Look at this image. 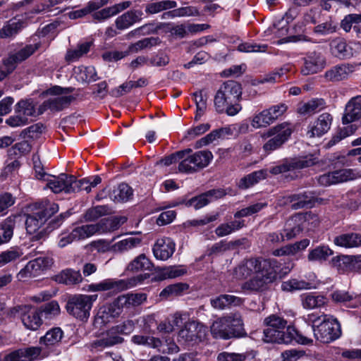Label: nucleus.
Segmentation results:
<instances>
[{
    "instance_id": "864d4df0",
    "label": "nucleus",
    "mask_w": 361,
    "mask_h": 361,
    "mask_svg": "<svg viewBox=\"0 0 361 361\" xmlns=\"http://www.w3.org/2000/svg\"><path fill=\"white\" fill-rule=\"evenodd\" d=\"M160 42L161 40L159 37H147L130 44L128 47V52L136 53L142 49L151 48L154 46L158 45Z\"/></svg>"
},
{
    "instance_id": "9d476101",
    "label": "nucleus",
    "mask_w": 361,
    "mask_h": 361,
    "mask_svg": "<svg viewBox=\"0 0 361 361\" xmlns=\"http://www.w3.org/2000/svg\"><path fill=\"white\" fill-rule=\"evenodd\" d=\"M299 336L298 342L302 344H307L312 342V340L303 336H299L293 326H289L286 331L265 328L263 331L262 340L266 343H284L288 344Z\"/></svg>"
},
{
    "instance_id": "4468645a",
    "label": "nucleus",
    "mask_w": 361,
    "mask_h": 361,
    "mask_svg": "<svg viewBox=\"0 0 361 361\" xmlns=\"http://www.w3.org/2000/svg\"><path fill=\"white\" fill-rule=\"evenodd\" d=\"M330 50L335 57L340 59H350L361 51V43L352 42L347 44L343 38H335L330 43Z\"/></svg>"
},
{
    "instance_id": "680f3d73",
    "label": "nucleus",
    "mask_w": 361,
    "mask_h": 361,
    "mask_svg": "<svg viewBox=\"0 0 361 361\" xmlns=\"http://www.w3.org/2000/svg\"><path fill=\"white\" fill-rule=\"evenodd\" d=\"M309 283L296 279H291L283 281L281 283V289L286 292H293L295 290H303L309 288Z\"/></svg>"
},
{
    "instance_id": "bf43d9fd",
    "label": "nucleus",
    "mask_w": 361,
    "mask_h": 361,
    "mask_svg": "<svg viewBox=\"0 0 361 361\" xmlns=\"http://www.w3.org/2000/svg\"><path fill=\"white\" fill-rule=\"evenodd\" d=\"M289 71V67L285 66L276 71L269 73L263 76L260 80L253 82V85H259L265 82L274 83L279 81V80Z\"/></svg>"
},
{
    "instance_id": "4d7b16f0",
    "label": "nucleus",
    "mask_w": 361,
    "mask_h": 361,
    "mask_svg": "<svg viewBox=\"0 0 361 361\" xmlns=\"http://www.w3.org/2000/svg\"><path fill=\"white\" fill-rule=\"evenodd\" d=\"M101 7H102V6L99 0L90 1L84 8L71 12L69 16L71 19L82 18L88 13L97 11Z\"/></svg>"
},
{
    "instance_id": "c85d7f7f",
    "label": "nucleus",
    "mask_w": 361,
    "mask_h": 361,
    "mask_svg": "<svg viewBox=\"0 0 361 361\" xmlns=\"http://www.w3.org/2000/svg\"><path fill=\"white\" fill-rule=\"evenodd\" d=\"M130 5L131 2L129 1H123L97 11H94L95 12L92 14V17L94 20L102 22L111 16H116L118 13L130 7Z\"/></svg>"
},
{
    "instance_id": "774afa93",
    "label": "nucleus",
    "mask_w": 361,
    "mask_h": 361,
    "mask_svg": "<svg viewBox=\"0 0 361 361\" xmlns=\"http://www.w3.org/2000/svg\"><path fill=\"white\" fill-rule=\"evenodd\" d=\"M361 23V13H351L345 16L341 22V27L346 32L353 30V25Z\"/></svg>"
},
{
    "instance_id": "e2e57ef3",
    "label": "nucleus",
    "mask_w": 361,
    "mask_h": 361,
    "mask_svg": "<svg viewBox=\"0 0 361 361\" xmlns=\"http://www.w3.org/2000/svg\"><path fill=\"white\" fill-rule=\"evenodd\" d=\"M350 256L339 255L333 257L330 262L331 266L340 273L350 271Z\"/></svg>"
},
{
    "instance_id": "5fc2aeb1",
    "label": "nucleus",
    "mask_w": 361,
    "mask_h": 361,
    "mask_svg": "<svg viewBox=\"0 0 361 361\" xmlns=\"http://www.w3.org/2000/svg\"><path fill=\"white\" fill-rule=\"evenodd\" d=\"M337 24L331 18L316 25L313 32L319 36H326L336 32Z\"/></svg>"
},
{
    "instance_id": "473e14b6",
    "label": "nucleus",
    "mask_w": 361,
    "mask_h": 361,
    "mask_svg": "<svg viewBox=\"0 0 361 361\" xmlns=\"http://www.w3.org/2000/svg\"><path fill=\"white\" fill-rule=\"evenodd\" d=\"M244 300L241 298L231 295H221L210 300L211 305L216 310H224L231 305L239 306Z\"/></svg>"
},
{
    "instance_id": "e433bc0d",
    "label": "nucleus",
    "mask_w": 361,
    "mask_h": 361,
    "mask_svg": "<svg viewBox=\"0 0 361 361\" xmlns=\"http://www.w3.org/2000/svg\"><path fill=\"white\" fill-rule=\"evenodd\" d=\"M267 169H262L247 174L240 178L238 183V188L245 190L253 186L259 181L265 179L267 176Z\"/></svg>"
},
{
    "instance_id": "4be33fe9",
    "label": "nucleus",
    "mask_w": 361,
    "mask_h": 361,
    "mask_svg": "<svg viewBox=\"0 0 361 361\" xmlns=\"http://www.w3.org/2000/svg\"><path fill=\"white\" fill-rule=\"evenodd\" d=\"M123 340L116 326H114L102 333L99 338L92 343V346L94 348H104L121 343Z\"/></svg>"
},
{
    "instance_id": "6e6552de",
    "label": "nucleus",
    "mask_w": 361,
    "mask_h": 361,
    "mask_svg": "<svg viewBox=\"0 0 361 361\" xmlns=\"http://www.w3.org/2000/svg\"><path fill=\"white\" fill-rule=\"evenodd\" d=\"M318 218L312 213H298L291 216L284 226L287 240L297 236L304 230L310 231L318 226Z\"/></svg>"
},
{
    "instance_id": "c03bdc74",
    "label": "nucleus",
    "mask_w": 361,
    "mask_h": 361,
    "mask_svg": "<svg viewBox=\"0 0 361 361\" xmlns=\"http://www.w3.org/2000/svg\"><path fill=\"white\" fill-rule=\"evenodd\" d=\"M186 273L187 269L183 265L169 266L161 269L157 272V276L159 280H165L177 278L183 276Z\"/></svg>"
},
{
    "instance_id": "39448f33",
    "label": "nucleus",
    "mask_w": 361,
    "mask_h": 361,
    "mask_svg": "<svg viewBox=\"0 0 361 361\" xmlns=\"http://www.w3.org/2000/svg\"><path fill=\"white\" fill-rule=\"evenodd\" d=\"M73 87L63 88L60 86H54L48 89L45 93L51 97L45 100L39 107V113L43 114L47 110L59 111L67 108L75 99L71 95H67L73 91Z\"/></svg>"
},
{
    "instance_id": "20e7f679",
    "label": "nucleus",
    "mask_w": 361,
    "mask_h": 361,
    "mask_svg": "<svg viewBox=\"0 0 361 361\" xmlns=\"http://www.w3.org/2000/svg\"><path fill=\"white\" fill-rule=\"evenodd\" d=\"M215 338L230 339L244 334L243 322L240 313H231L215 320L210 326Z\"/></svg>"
},
{
    "instance_id": "603ef678",
    "label": "nucleus",
    "mask_w": 361,
    "mask_h": 361,
    "mask_svg": "<svg viewBox=\"0 0 361 361\" xmlns=\"http://www.w3.org/2000/svg\"><path fill=\"white\" fill-rule=\"evenodd\" d=\"M91 45V42H86L79 44L75 49L68 50L65 57L66 61L73 62L77 61L90 51Z\"/></svg>"
},
{
    "instance_id": "f03ea898",
    "label": "nucleus",
    "mask_w": 361,
    "mask_h": 361,
    "mask_svg": "<svg viewBox=\"0 0 361 361\" xmlns=\"http://www.w3.org/2000/svg\"><path fill=\"white\" fill-rule=\"evenodd\" d=\"M58 211V204L44 202L39 204L35 212L27 214L25 228L27 233L32 235V240H39L44 238L47 233L42 226L47 219Z\"/></svg>"
},
{
    "instance_id": "412c9836",
    "label": "nucleus",
    "mask_w": 361,
    "mask_h": 361,
    "mask_svg": "<svg viewBox=\"0 0 361 361\" xmlns=\"http://www.w3.org/2000/svg\"><path fill=\"white\" fill-rule=\"evenodd\" d=\"M315 197V192L306 191L286 197L284 198V203H291V208L293 209L312 207L314 204Z\"/></svg>"
},
{
    "instance_id": "7c9ffc66",
    "label": "nucleus",
    "mask_w": 361,
    "mask_h": 361,
    "mask_svg": "<svg viewBox=\"0 0 361 361\" xmlns=\"http://www.w3.org/2000/svg\"><path fill=\"white\" fill-rule=\"evenodd\" d=\"M39 47V42L26 45L16 53L9 56V57L4 61L5 66L8 65L13 66L14 64L23 61L33 54Z\"/></svg>"
},
{
    "instance_id": "9b49d317",
    "label": "nucleus",
    "mask_w": 361,
    "mask_h": 361,
    "mask_svg": "<svg viewBox=\"0 0 361 361\" xmlns=\"http://www.w3.org/2000/svg\"><path fill=\"white\" fill-rule=\"evenodd\" d=\"M312 330L314 338L324 343H330L338 338L341 334V326L335 319L327 318V315L323 316L322 322L317 325H313Z\"/></svg>"
},
{
    "instance_id": "a878e982",
    "label": "nucleus",
    "mask_w": 361,
    "mask_h": 361,
    "mask_svg": "<svg viewBox=\"0 0 361 361\" xmlns=\"http://www.w3.org/2000/svg\"><path fill=\"white\" fill-rule=\"evenodd\" d=\"M360 118H361V95L352 98L347 103L342 122L343 124H347Z\"/></svg>"
},
{
    "instance_id": "3c124183",
    "label": "nucleus",
    "mask_w": 361,
    "mask_h": 361,
    "mask_svg": "<svg viewBox=\"0 0 361 361\" xmlns=\"http://www.w3.org/2000/svg\"><path fill=\"white\" fill-rule=\"evenodd\" d=\"M333 255V251L327 245H321L311 250L307 255L309 261H326Z\"/></svg>"
},
{
    "instance_id": "8fccbe9b",
    "label": "nucleus",
    "mask_w": 361,
    "mask_h": 361,
    "mask_svg": "<svg viewBox=\"0 0 361 361\" xmlns=\"http://www.w3.org/2000/svg\"><path fill=\"white\" fill-rule=\"evenodd\" d=\"M133 196V189L126 183H121L115 188L111 194L114 202H126Z\"/></svg>"
},
{
    "instance_id": "a19ab883",
    "label": "nucleus",
    "mask_w": 361,
    "mask_h": 361,
    "mask_svg": "<svg viewBox=\"0 0 361 361\" xmlns=\"http://www.w3.org/2000/svg\"><path fill=\"white\" fill-rule=\"evenodd\" d=\"M141 239L135 237H129L121 240L111 245V251L116 253H123L138 247Z\"/></svg>"
},
{
    "instance_id": "423d86ee",
    "label": "nucleus",
    "mask_w": 361,
    "mask_h": 361,
    "mask_svg": "<svg viewBox=\"0 0 361 361\" xmlns=\"http://www.w3.org/2000/svg\"><path fill=\"white\" fill-rule=\"evenodd\" d=\"M104 231L101 224L77 226L71 231H62L58 235L57 245L63 248L74 241L85 240L95 233H103Z\"/></svg>"
},
{
    "instance_id": "79ce46f5",
    "label": "nucleus",
    "mask_w": 361,
    "mask_h": 361,
    "mask_svg": "<svg viewBox=\"0 0 361 361\" xmlns=\"http://www.w3.org/2000/svg\"><path fill=\"white\" fill-rule=\"evenodd\" d=\"M301 298L303 307L309 310L322 307L327 302V299L322 295L305 293Z\"/></svg>"
},
{
    "instance_id": "f8f14e48",
    "label": "nucleus",
    "mask_w": 361,
    "mask_h": 361,
    "mask_svg": "<svg viewBox=\"0 0 361 361\" xmlns=\"http://www.w3.org/2000/svg\"><path fill=\"white\" fill-rule=\"evenodd\" d=\"M207 329L196 321L187 322L178 333L179 341L188 345H195L202 342L207 337Z\"/></svg>"
},
{
    "instance_id": "13d9d810",
    "label": "nucleus",
    "mask_w": 361,
    "mask_h": 361,
    "mask_svg": "<svg viewBox=\"0 0 361 361\" xmlns=\"http://www.w3.org/2000/svg\"><path fill=\"white\" fill-rule=\"evenodd\" d=\"M264 323L267 329L286 331V329L290 326L287 324L286 320L276 314H271L266 317L264 320Z\"/></svg>"
},
{
    "instance_id": "b1692460",
    "label": "nucleus",
    "mask_w": 361,
    "mask_h": 361,
    "mask_svg": "<svg viewBox=\"0 0 361 361\" xmlns=\"http://www.w3.org/2000/svg\"><path fill=\"white\" fill-rule=\"evenodd\" d=\"M22 311L21 319L24 326L32 331L38 329L42 324L40 310L30 306H24Z\"/></svg>"
},
{
    "instance_id": "338daca9",
    "label": "nucleus",
    "mask_w": 361,
    "mask_h": 361,
    "mask_svg": "<svg viewBox=\"0 0 361 361\" xmlns=\"http://www.w3.org/2000/svg\"><path fill=\"white\" fill-rule=\"evenodd\" d=\"M78 80L86 82L96 81L97 76L94 67L87 66L80 68Z\"/></svg>"
},
{
    "instance_id": "aec40b11",
    "label": "nucleus",
    "mask_w": 361,
    "mask_h": 361,
    "mask_svg": "<svg viewBox=\"0 0 361 361\" xmlns=\"http://www.w3.org/2000/svg\"><path fill=\"white\" fill-rule=\"evenodd\" d=\"M326 65L324 56L317 51L308 53L303 58V66L301 68V73L303 75L315 74L321 71Z\"/></svg>"
},
{
    "instance_id": "cd10ccee",
    "label": "nucleus",
    "mask_w": 361,
    "mask_h": 361,
    "mask_svg": "<svg viewBox=\"0 0 361 361\" xmlns=\"http://www.w3.org/2000/svg\"><path fill=\"white\" fill-rule=\"evenodd\" d=\"M225 195V192L221 190H212L199 196L190 199L187 205L192 206L195 209H199L213 200L221 198Z\"/></svg>"
},
{
    "instance_id": "bb28decb",
    "label": "nucleus",
    "mask_w": 361,
    "mask_h": 361,
    "mask_svg": "<svg viewBox=\"0 0 361 361\" xmlns=\"http://www.w3.org/2000/svg\"><path fill=\"white\" fill-rule=\"evenodd\" d=\"M332 119L331 115L328 113L319 115L313 126L307 131L309 137H320L327 133L331 128Z\"/></svg>"
},
{
    "instance_id": "052dcab7",
    "label": "nucleus",
    "mask_w": 361,
    "mask_h": 361,
    "mask_svg": "<svg viewBox=\"0 0 361 361\" xmlns=\"http://www.w3.org/2000/svg\"><path fill=\"white\" fill-rule=\"evenodd\" d=\"M16 113L25 116H33L35 115V105L32 100H21L16 104Z\"/></svg>"
},
{
    "instance_id": "ddd939ff",
    "label": "nucleus",
    "mask_w": 361,
    "mask_h": 361,
    "mask_svg": "<svg viewBox=\"0 0 361 361\" xmlns=\"http://www.w3.org/2000/svg\"><path fill=\"white\" fill-rule=\"evenodd\" d=\"M290 134L291 129L286 123L279 124L269 129L267 133L268 136H275L264 145V150L269 154L277 149L288 140Z\"/></svg>"
},
{
    "instance_id": "5701e85b",
    "label": "nucleus",
    "mask_w": 361,
    "mask_h": 361,
    "mask_svg": "<svg viewBox=\"0 0 361 361\" xmlns=\"http://www.w3.org/2000/svg\"><path fill=\"white\" fill-rule=\"evenodd\" d=\"M175 247L176 245L171 238H160L153 246V254L156 259L164 261L173 255Z\"/></svg>"
},
{
    "instance_id": "2f4dec72",
    "label": "nucleus",
    "mask_w": 361,
    "mask_h": 361,
    "mask_svg": "<svg viewBox=\"0 0 361 361\" xmlns=\"http://www.w3.org/2000/svg\"><path fill=\"white\" fill-rule=\"evenodd\" d=\"M124 311H130L143 304L147 300V295L142 293H127L118 296Z\"/></svg>"
},
{
    "instance_id": "f257e3e1",
    "label": "nucleus",
    "mask_w": 361,
    "mask_h": 361,
    "mask_svg": "<svg viewBox=\"0 0 361 361\" xmlns=\"http://www.w3.org/2000/svg\"><path fill=\"white\" fill-rule=\"evenodd\" d=\"M242 95L241 85L233 80L223 83L214 97V106L217 111H224L228 116L236 115L242 106L239 104Z\"/></svg>"
},
{
    "instance_id": "49530a36",
    "label": "nucleus",
    "mask_w": 361,
    "mask_h": 361,
    "mask_svg": "<svg viewBox=\"0 0 361 361\" xmlns=\"http://www.w3.org/2000/svg\"><path fill=\"white\" fill-rule=\"evenodd\" d=\"M152 263L144 254H141L131 261L128 267L127 270L133 272H137L145 270H151Z\"/></svg>"
},
{
    "instance_id": "393cba45",
    "label": "nucleus",
    "mask_w": 361,
    "mask_h": 361,
    "mask_svg": "<svg viewBox=\"0 0 361 361\" xmlns=\"http://www.w3.org/2000/svg\"><path fill=\"white\" fill-rule=\"evenodd\" d=\"M355 71L352 64L343 63L337 65L324 73V77L328 82H339L345 80Z\"/></svg>"
},
{
    "instance_id": "7ed1b4c3",
    "label": "nucleus",
    "mask_w": 361,
    "mask_h": 361,
    "mask_svg": "<svg viewBox=\"0 0 361 361\" xmlns=\"http://www.w3.org/2000/svg\"><path fill=\"white\" fill-rule=\"evenodd\" d=\"M262 265L259 271L242 284L243 290L249 293L262 292L276 279L277 269L280 267V263L276 259H271V262H263Z\"/></svg>"
},
{
    "instance_id": "6ab92c4d",
    "label": "nucleus",
    "mask_w": 361,
    "mask_h": 361,
    "mask_svg": "<svg viewBox=\"0 0 361 361\" xmlns=\"http://www.w3.org/2000/svg\"><path fill=\"white\" fill-rule=\"evenodd\" d=\"M356 177L357 174L353 169H343L321 175L317 181L321 185L328 186L351 180Z\"/></svg>"
},
{
    "instance_id": "0eeeda50",
    "label": "nucleus",
    "mask_w": 361,
    "mask_h": 361,
    "mask_svg": "<svg viewBox=\"0 0 361 361\" xmlns=\"http://www.w3.org/2000/svg\"><path fill=\"white\" fill-rule=\"evenodd\" d=\"M184 152L183 157L178 165V171L181 173H192L198 171L209 165L213 158L211 152L202 150L192 154L191 149L182 150Z\"/></svg>"
},
{
    "instance_id": "6e6d98bb",
    "label": "nucleus",
    "mask_w": 361,
    "mask_h": 361,
    "mask_svg": "<svg viewBox=\"0 0 361 361\" xmlns=\"http://www.w3.org/2000/svg\"><path fill=\"white\" fill-rule=\"evenodd\" d=\"M23 252L20 247H13L0 253V267L14 262L22 257Z\"/></svg>"
},
{
    "instance_id": "58836bf2",
    "label": "nucleus",
    "mask_w": 361,
    "mask_h": 361,
    "mask_svg": "<svg viewBox=\"0 0 361 361\" xmlns=\"http://www.w3.org/2000/svg\"><path fill=\"white\" fill-rule=\"evenodd\" d=\"M188 288L189 285L186 283H176L169 285L164 288L161 291L159 296L166 300L172 299L182 295L188 291Z\"/></svg>"
},
{
    "instance_id": "37998d69",
    "label": "nucleus",
    "mask_w": 361,
    "mask_h": 361,
    "mask_svg": "<svg viewBox=\"0 0 361 361\" xmlns=\"http://www.w3.org/2000/svg\"><path fill=\"white\" fill-rule=\"evenodd\" d=\"M53 262V259L49 257H39L30 261L27 265L30 269L31 274H32L34 276H37L39 275L42 271L50 267Z\"/></svg>"
},
{
    "instance_id": "dca6fc26",
    "label": "nucleus",
    "mask_w": 361,
    "mask_h": 361,
    "mask_svg": "<svg viewBox=\"0 0 361 361\" xmlns=\"http://www.w3.org/2000/svg\"><path fill=\"white\" fill-rule=\"evenodd\" d=\"M317 162L316 158L313 155H308L291 161H286L277 166H273L269 169L271 174L277 175L286 172L293 171L298 169L310 167Z\"/></svg>"
},
{
    "instance_id": "69168bd1",
    "label": "nucleus",
    "mask_w": 361,
    "mask_h": 361,
    "mask_svg": "<svg viewBox=\"0 0 361 361\" xmlns=\"http://www.w3.org/2000/svg\"><path fill=\"white\" fill-rule=\"evenodd\" d=\"M267 206V204L266 202H262L253 204L235 212L234 214V217L241 218L251 216L259 212Z\"/></svg>"
},
{
    "instance_id": "c756f323",
    "label": "nucleus",
    "mask_w": 361,
    "mask_h": 361,
    "mask_svg": "<svg viewBox=\"0 0 361 361\" xmlns=\"http://www.w3.org/2000/svg\"><path fill=\"white\" fill-rule=\"evenodd\" d=\"M143 13L141 10H130L118 16L115 21L116 26L119 30H125L134 23L140 22Z\"/></svg>"
},
{
    "instance_id": "de8ad7c7",
    "label": "nucleus",
    "mask_w": 361,
    "mask_h": 361,
    "mask_svg": "<svg viewBox=\"0 0 361 361\" xmlns=\"http://www.w3.org/2000/svg\"><path fill=\"white\" fill-rule=\"evenodd\" d=\"M324 102L323 99H312L306 103L300 104L298 112L301 115H311L323 109Z\"/></svg>"
},
{
    "instance_id": "ea45409f",
    "label": "nucleus",
    "mask_w": 361,
    "mask_h": 361,
    "mask_svg": "<svg viewBox=\"0 0 361 361\" xmlns=\"http://www.w3.org/2000/svg\"><path fill=\"white\" fill-rule=\"evenodd\" d=\"M23 21L11 19L7 21L0 29V38H11L15 37L23 27Z\"/></svg>"
},
{
    "instance_id": "f3484780",
    "label": "nucleus",
    "mask_w": 361,
    "mask_h": 361,
    "mask_svg": "<svg viewBox=\"0 0 361 361\" xmlns=\"http://www.w3.org/2000/svg\"><path fill=\"white\" fill-rule=\"evenodd\" d=\"M42 178L46 182V188H49L54 193L61 192L71 193L73 190L71 186L72 176L66 173H61L58 176L44 174Z\"/></svg>"
},
{
    "instance_id": "72a5a7b5",
    "label": "nucleus",
    "mask_w": 361,
    "mask_h": 361,
    "mask_svg": "<svg viewBox=\"0 0 361 361\" xmlns=\"http://www.w3.org/2000/svg\"><path fill=\"white\" fill-rule=\"evenodd\" d=\"M55 280L58 283L66 285L78 284L82 282V277L80 271L66 269L56 275Z\"/></svg>"
},
{
    "instance_id": "a211bd4d",
    "label": "nucleus",
    "mask_w": 361,
    "mask_h": 361,
    "mask_svg": "<svg viewBox=\"0 0 361 361\" xmlns=\"http://www.w3.org/2000/svg\"><path fill=\"white\" fill-rule=\"evenodd\" d=\"M271 259L250 258L243 260L233 269V274L236 279H243L250 276L252 274L259 271L263 262H269Z\"/></svg>"
},
{
    "instance_id": "09e8293b",
    "label": "nucleus",
    "mask_w": 361,
    "mask_h": 361,
    "mask_svg": "<svg viewBox=\"0 0 361 361\" xmlns=\"http://www.w3.org/2000/svg\"><path fill=\"white\" fill-rule=\"evenodd\" d=\"M131 341L136 345L147 346L149 348L159 349L161 346L162 342L159 338L147 335H134Z\"/></svg>"
},
{
    "instance_id": "4c0bfd02",
    "label": "nucleus",
    "mask_w": 361,
    "mask_h": 361,
    "mask_svg": "<svg viewBox=\"0 0 361 361\" xmlns=\"http://www.w3.org/2000/svg\"><path fill=\"white\" fill-rule=\"evenodd\" d=\"M63 336V331L59 327H54L47 331L44 336L40 337L39 344L46 348L57 345Z\"/></svg>"
},
{
    "instance_id": "1a4fd4ad",
    "label": "nucleus",
    "mask_w": 361,
    "mask_h": 361,
    "mask_svg": "<svg viewBox=\"0 0 361 361\" xmlns=\"http://www.w3.org/2000/svg\"><path fill=\"white\" fill-rule=\"evenodd\" d=\"M97 295H76L71 297L66 304L68 312L81 321H86L90 317L92 303Z\"/></svg>"
},
{
    "instance_id": "2eb2a0df",
    "label": "nucleus",
    "mask_w": 361,
    "mask_h": 361,
    "mask_svg": "<svg viewBox=\"0 0 361 361\" xmlns=\"http://www.w3.org/2000/svg\"><path fill=\"white\" fill-rule=\"evenodd\" d=\"M136 284L137 279L135 278L129 280L106 279L97 283L90 284L87 290L92 292L109 290L117 293L130 288Z\"/></svg>"
},
{
    "instance_id": "f704fd0d",
    "label": "nucleus",
    "mask_w": 361,
    "mask_h": 361,
    "mask_svg": "<svg viewBox=\"0 0 361 361\" xmlns=\"http://www.w3.org/2000/svg\"><path fill=\"white\" fill-rule=\"evenodd\" d=\"M20 216H10L0 224V245L8 242L13 234L16 221Z\"/></svg>"
},
{
    "instance_id": "c9c22d12",
    "label": "nucleus",
    "mask_w": 361,
    "mask_h": 361,
    "mask_svg": "<svg viewBox=\"0 0 361 361\" xmlns=\"http://www.w3.org/2000/svg\"><path fill=\"white\" fill-rule=\"evenodd\" d=\"M334 242L336 245L343 247H357L361 245V235L355 233L341 234L336 236Z\"/></svg>"
},
{
    "instance_id": "a18cd8bd",
    "label": "nucleus",
    "mask_w": 361,
    "mask_h": 361,
    "mask_svg": "<svg viewBox=\"0 0 361 361\" xmlns=\"http://www.w3.org/2000/svg\"><path fill=\"white\" fill-rule=\"evenodd\" d=\"M177 4L174 1L158 0L148 3L145 6V12L149 14H155L161 11L173 8Z\"/></svg>"
},
{
    "instance_id": "0e129e2a",
    "label": "nucleus",
    "mask_w": 361,
    "mask_h": 361,
    "mask_svg": "<svg viewBox=\"0 0 361 361\" xmlns=\"http://www.w3.org/2000/svg\"><path fill=\"white\" fill-rule=\"evenodd\" d=\"M331 295L334 302L346 305L350 307V305H352L355 301V295L350 294L345 290H335Z\"/></svg>"
}]
</instances>
